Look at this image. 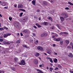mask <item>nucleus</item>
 <instances>
[{
    "instance_id": "obj_54",
    "label": "nucleus",
    "mask_w": 73,
    "mask_h": 73,
    "mask_svg": "<svg viewBox=\"0 0 73 73\" xmlns=\"http://www.w3.org/2000/svg\"><path fill=\"white\" fill-rule=\"evenodd\" d=\"M14 7H17V5H16V4H15L14 5Z\"/></svg>"
},
{
    "instance_id": "obj_44",
    "label": "nucleus",
    "mask_w": 73,
    "mask_h": 73,
    "mask_svg": "<svg viewBox=\"0 0 73 73\" xmlns=\"http://www.w3.org/2000/svg\"><path fill=\"white\" fill-rule=\"evenodd\" d=\"M50 3H54L53 1V0H51L50 1Z\"/></svg>"
},
{
    "instance_id": "obj_15",
    "label": "nucleus",
    "mask_w": 73,
    "mask_h": 73,
    "mask_svg": "<svg viewBox=\"0 0 73 73\" xmlns=\"http://www.w3.org/2000/svg\"><path fill=\"white\" fill-rule=\"evenodd\" d=\"M49 70L50 72H53V68L52 67H50L49 68Z\"/></svg>"
},
{
    "instance_id": "obj_42",
    "label": "nucleus",
    "mask_w": 73,
    "mask_h": 73,
    "mask_svg": "<svg viewBox=\"0 0 73 73\" xmlns=\"http://www.w3.org/2000/svg\"><path fill=\"white\" fill-rule=\"evenodd\" d=\"M64 34H66V35L68 34V33L66 32H64Z\"/></svg>"
},
{
    "instance_id": "obj_28",
    "label": "nucleus",
    "mask_w": 73,
    "mask_h": 73,
    "mask_svg": "<svg viewBox=\"0 0 73 73\" xmlns=\"http://www.w3.org/2000/svg\"><path fill=\"white\" fill-rule=\"evenodd\" d=\"M67 43V44H69V41L68 40H66L65 41Z\"/></svg>"
},
{
    "instance_id": "obj_56",
    "label": "nucleus",
    "mask_w": 73,
    "mask_h": 73,
    "mask_svg": "<svg viewBox=\"0 0 73 73\" xmlns=\"http://www.w3.org/2000/svg\"><path fill=\"white\" fill-rule=\"evenodd\" d=\"M22 11H23V12H25V10H24V9H22Z\"/></svg>"
},
{
    "instance_id": "obj_24",
    "label": "nucleus",
    "mask_w": 73,
    "mask_h": 73,
    "mask_svg": "<svg viewBox=\"0 0 73 73\" xmlns=\"http://www.w3.org/2000/svg\"><path fill=\"white\" fill-rule=\"evenodd\" d=\"M54 62H57V59L56 58L54 60Z\"/></svg>"
},
{
    "instance_id": "obj_34",
    "label": "nucleus",
    "mask_w": 73,
    "mask_h": 73,
    "mask_svg": "<svg viewBox=\"0 0 73 73\" xmlns=\"http://www.w3.org/2000/svg\"><path fill=\"white\" fill-rule=\"evenodd\" d=\"M67 48L68 49H71V48H72V47H70V46H68L67 47Z\"/></svg>"
},
{
    "instance_id": "obj_3",
    "label": "nucleus",
    "mask_w": 73,
    "mask_h": 73,
    "mask_svg": "<svg viewBox=\"0 0 73 73\" xmlns=\"http://www.w3.org/2000/svg\"><path fill=\"white\" fill-rule=\"evenodd\" d=\"M0 4H1V5H3V6H5V5H6V3H5V2H1V1H0Z\"/></svg>"
},
{
    "instance_id": "obj_12",
    "label": "nucleus",
    "mask_w": 73,
    "mask_h": 73,
    "mask_svg": "<svg viewBox=\"0 0 73 73\" xmlns=\"http://www.w3.org/2000/svg\"><path fill=\"white\" fill-rule=\"evenodd\" d=\"M35 55L36 57H38L40 56V54L39 53L36 52L35 53Z\"/></svg>"
},
{
    "instance_id": "obj_4",
    "label": "nucleus",
    "mask_w": 73,
    "mask_h": 73,
    "mask_svg": "<svg viewBox=\"0 0 73 73\" xmlns=\"http://www.w3.org/2000/svg\"><path fill=\"white\" fill-rule=\"evenodd\" d=\"M60 38H54L53 39V40L54 41H60Z\"/></svg>"
},
{
    "instance_id": "obj_18",
    "label": "nucleus",
    "mask_w": 73,
    "mask_h": 73,
    "mask_svg": "<svg viewBox=\"0 0 73 73\" xmlns=\"http://www.w3.org/2000/svg\"><path fill=\"white\" fill-rule=\"evenodd\" d=\"M32 3L33 4V5H35V3H36V1H32Z\"/></svg>"
},
{
    "instance_id": "obj_16",
    "label": "nucleus",
    "mask_w": 73,
    "mask_h": 73,
    "mask_svg": "<svg viewBox=\"0 0 73 73\" xmlns=\"http://www.w3.org/2000/svg\"><path fill=\"white\" fill-rule=\"evenodd\" d=\"M43 4H45V5H48V3H48L47 2L44 1H43Z\"/></svg>"
},
{
    "instance_id": "obj_13",
    "label": "nucleus",
    "mask_w": 73,
    "mask_h": 73,
    "mask_svg": "<svg viewBox=\"0 0 73 73\" xmlns=\"http://www.w3.org/2000/svg\"><path fill=\"white\" fill-rule=\"evenodd\" d=\"M23 32H24V33H28V30L27 29H25L23 31Z\"/></svg>"
},
{
    "instance_id": "obj_26",
    "label": "nucleus",
    "mask_w": 73,
    "mask_h": 73,
    "mask_svg": "<svg viewBox=\"0 0 73 73\" xmlns=\"http://www.w3.org/2000/svg\"><path fill=\"white\" fill-rule=\"evenodd\" d=\"M9 20H10V21H12V17H9Z\"/></svg>"
},
{
    "instance_id": "obj_37",
    "label": "nucleus",
    "mask_w": 73,
    "mask_h": 73,
    "mask_svg": "<svg viewBox=\"0 0 73 73\" xmlns=\"http://www.w3.org/2000/svg\"><path fill=\"white\" fill-rule=\"evenodd\" d=\"M57 27L58 28H59V29H61V28L60 27H59V25H56Z\"/></svg>"
},
{
    "instance_id": "obj_14",
    "label": "nucleus",
    "mask_w": 73,
    "mask_h": 73,
    "mask_svg": "<svg viewBox=\"0 0 73 73\" xmlns=\"http://www.w3.org/2000/svg\"><path fill=\"white\" fill-rule=\"evenodd\" d=\"M23 7V5H18V8H21Z\"/></svg>"
},
{
    "instance_id": "obj_53",
    "label": "nucleus",
    "mask_w": 73,
    "mask_h": 73,
    "mask_svg": "<svg viewBox=\"0 0 73 73\" xmlns=\"http://www.w3.org/2000/svg\"><path fill=\"white\" fill-rule=\"evenodd\" d=\"M41 65H42V66L43 67L44 66V65L43 64H42Z\"/></svg>"
},
{
    "instance_id": "obj_27",
    "label": "nucleus",
    "mask_w": 73,
    "mask_h": 73,
    "mask_svg": "<svg viewBox=\"0 0 73 73\" xmlns=\"http://www.w3.org/2000/svg\"><path fill=\"white\" fill-rule=\"evenodd\" d=\"M30 42H33V40L32 39H31L30 40Z\"/></svg>"
},
{
    "instance_id": "obj_45",
    "label": "nucleus",
    "mask_w": 73,
    "mask_h": 73,
    "mask_svg": "<svg viewBox=\"0 0 73 73\" xmlns=\"http://www.w3.org/2000/svg\"><path fill=\"white\" fill-rule=\"evenodd\" d=\"M23 46L24 47H25V48H27V46L23 45Z\"/></svg>"
},
{
    "instance_id": "obj_11",
    "label": "nucleus",
    "mask_w": 73,
    "mask_h": 73,
    "mask_svg": "<svg viewBox=\"0 0 73 73\" xmlns=\"http://www.w3.org/2000/svg\"><path fill=\"white\" fill-rule=\"evenodd\" d=\"M68 56L70 57H73V54L72 53H70L68 55Z\"/></svg>"
},
{
    "instance_id": "obj_7",
    "label": "nucleus",
    "mask_w": 73,
    "mask_h": 73,
    "mask_svg": "<svg viewBox=\"0 0 73 73\" xmlns=\"http://www.w3.org/2000/svg\"><path fill=\"white\" fill-rule=\"evenodd\" d=\"M37 49L38 50H42L43 48L41 46H39L37 47Z\"/></svg>"
},
{
    "instance_id": "obj_5",
    "label": "nucleus",
    "mask_w": 73,
    "mask_h": 73,
    "mask_svg": "<svg viewBox=\"0 0 73 73\" xmlns=\"http://www.w3.org/2000/svg\"><path fill=\"white\" fill-rule=\"evenodd\" d=\"M36 71L37 72H38V73H44L43 72H42L41 70L40 69H36Z\"/></svg>"
},
{
    "instance_id": "obj_33",
    "label": "nucleus",
    "mask_w": 73,
    "mask_h": 73,
    "mask_svg": "<svg viewBox=\"0 0 73 73\" xmlns=\"http://www.w3.org/2000/svg\"><path fill=\"white\" fill-rule=\"evenodd\" d=\"M61 45H62L63 44V41L62 40H61L60 42Z\"/></svg>"
},
{
    "instance_id": "obj_6",
    "label": "nucleus",
    "mask_w": 73,
    "mask_h": 73,
    "mask_svg": "<svg viewBox=\"0 0 73 73\" xmlns=\"http://www.w3.org/2000/svg\"><path fill=\"white\" fill-rule=\"evenodd\" d=\"M42 25H45V26L46 25H48V23L47 22H44L43 23H42Z\"/></svg>"
},
{
    "instance_id": "obj_63",
    "label": "nucleus",
    "mask_w": 73,
    "mask_h": 73,
    "mask_svg": "<svg viewBox=\"0 0 73 73\" xmlns=\"http://www.w3.org/2000/svg\"><path fill=\"white\" fill-rule=\"evenodd\" d=\"M53 46H56V45L55 44H53Z\"/></svg>"
},
{
    "instance_id": "obj_30",
    "label": "nucleus",
    "mask_w": 73,
    "mask_h": 73,
    "mask_svg": "<svg viewBox=\"0 0 73 73\" xmlns=\"http://www.w3.org/2000/svg\"><path fill=\"white\" fill-rule=\"evenodd\" d=\"M14 60L15 61H17V60H18V59L16 58H14Z\"/></svg>"
},
{
    "instance_id": "obj_29",
    "label": "nucleus",
    "mask_w": 73,
    "mask_h": 73,
    "mask_svg": "<svg viewBox=\"0 0 73 73\" xmlns=\"http://www.w3.org/2000/svg\"><path fill=\"white\" fill-rule=\"evenodd\" d=\"M47 19L48 20H52V18L50 17H47Z\"/></svg>"
},
{
    "instance_id": "obj_21",
    "label": "nucleus",
    "mask_w": 73,
    "mask_h": 73,
    "mask_svg": "<svg viewBox=\"0 0 73 73\" xmlns=\"http://www.w3.org/2000/svg\"><path fill=\"white\" fill-rule=\"evenodd\" d=\"M44 33H43L40 35V37H44Z\"/></svg>"
},
{
    "instance_id": "obj_1",
    "label": "nucleus",
    "mask_w": 73,
    "mask_h": 73,
    "mask_svg": "<svg viewBox=\"0 0 73 73\" xmlns=\"http://www.w3.org/2000/svg\"><path fill=\"white\" fill-rule=\"evenodd\" d=\"M62 16H63V17L64 18H66V17H68V15H67V14L65 13H62L61 14Z\"/></svg>"
},
{
    "instance_id": "obj_10",
    "label": "nucleus",
    "mask_w": 73,
    "mask_h": 73,
    "mask_svg": "<svg viewBox=\"0 0 73 73\" xmlns=\"http://www.w3.org/2000/svg\"><path fill=\"white\" fill-rule=\"evenodd\" d=\"M19 21L21 22H24L26 21L25 20V19H19Z\"/></svg>"
},
{
    "instance_id": "obj_50",
    "label": "nucleus",
    "mask_w": 73,
    "mask_h": 73,
    "mask_svg": "<svg viewBox=\"0 0 73 73\" xmlns=\"http://www.w3.org/2000/svg\"><path fill=\"white\" fill-rule=\"evenodd\" d=\"M64 32H61L60 33V35H62V34H64Z\"/></svg>"
},
{
    "instance_id": "obj_59",
    "label": "nucleus",
    "mask_w": 73,
    "mask_h": 73,
    "mask_svg": "<svg viewBox=\"0 0 73 73\" xmlns=\"http://www.w3.org/2000/svg\"><path fill=\"white\" fill-rule=\"evenodd\" d=\"M21 36H23V33H21Z\"/></svg>"
},
{
    "instance_id": "obj_61",
    "label": "nucleus",
    "mask_w": 73,
    "mask_h": 73,
    "mask_svg": "<svg viewBox=\"0 0 73 73\" xmlns=\"http://www.w3.org/2000/svg\"><path fill=\"white\" fill-rule=\"evenodd\" d=\"M17 36H20V34H19V33H18L17 34Z\"/></svg>"
},
{
    "instance_id": "obj_36",
    "label": "nucleus",
    "mask_w": 73,
    "mask_h": 73,
    "mask_svg": "<svg viewBox=\"0 0 73 73\" xmlns=\"http://www.w3.org/2000/svg\"><path fill=\"white\" fill-rule=\"evenodd\" d=\"M65 9H66L67 10H69V8L68 7H67L65 8Z\"/></svg>"
},
{
    "instance_id": "obj_2",
    "label": "nucleus",
    "mask_w": 73,
    "mask_h": 73,
    "mask_svg": "<svg viewBox=\"0 0 73 73\" xmlns=\"http://www.w3.org/2000/svg\"><path fill=\"white\" fill-rule=\"evenodd\" d=\"M19 65H25V61L24 60H22L21 63H19Z\"/></svg>"
},
{
    "instance_id": "obj_49",
    "label": "nucleus",
    "mask_w": 73,
    "mask_h": 73,
    "mask_svg": "<svg viewBox=\"0 0 73 73\" xmlns=\"http://www.w3.org/2000/svg\"><path fill=\"white\" fill-rule=\"evenodd\" d=\"M7 34L8 35V36H11V33H9Z\"/></svg>"
},
{
    "instance_id": "obj_43",
    "label": "nucleus",
    "mask_w": 73,
    "mask_h": 73,
    "mask_svg": "<svg viewBox=\"0 0 73 73\" xmlns=\"http://www.w3.org/2000/svg\"><path fill=\"white\" fill-rule=\"evenodd\" d=\"M58 69V67H56L54 69V70H57Z\"/></svg>"
},
{
    "instance_id": "obj_20",
    "label": "nucleus",
    "mask_w": 73,
    "mask_h": 73,
    "mask_svg": "<svg viewBox=\"0 0 73 73\" xmlns=\"http://www.w3.org/2000/svg\"><path fill=\"white\" fill-rule=\"evenodd\" d=\"M44 33V37H46L48 36V34L46 33Z\"/></svg>"
},
{
    "instance_id": "obj_31",
    "label": "nucleus",
    "mask_w": 73,
    "mask_h": 73,
    "mask_svg": "<svg viewBox=\"0 0 73 73\" xmlns=\"http://www.w3.org/2000/svg\"><path fill=\"white\" fill-rule=\"evenodd\" d=\"M17 42L19 44V43H20V40H19L17 41Z\"/></svg>"
},
{
    "instance_id": "obj_25",
    "label": "nucleus",
    "mask_w": 73,
    "mask_h": 73,
    "mask_svg": "<svg viewBox=\"0 0 73 73\" xmlns=\"http://www.w3.org/2000/svg\"><path fill=\"white\" fill-rule=\"evenodd\" d=\"M46 52L47 53L49 54H51V52L49 51H47Z\"/></svg>"
},
{
    "instance_id": "obj_23",
    "label": "nucleus",
    "mask_w": 73,
    "mask_h": 73,
    "mask_svg": "<svg viewBox=\"0 0 73 73\" xmlns=\"http://www.w3.org/2000/svg\"><path fill=\"white\" fill-rule=\"evenodd\" d=\"M49 60L52 63H53V60H52V59H51V58H50Z\"/></svg>"
},
{
    "instance_id": "obj_19",
    "label": "nucleus",
    "mask_w": 73,
    "mask_h": 73,
    "mask_svg": "<svg viewBox=\"0 0 73 73\" xmlns=\"http://www.w3.org/2000/svg\"><path fill=\"white\" fill-rule=\"evenodd\" d=\"M68 3L69 4H70V5H73V3L70 2H68Z\"/></svg>"
},
{
    "instance_id": "obj_62",
    "label": "nucleus",
    "mask_w": 73,
    "mask_h": 73,
    "mask_svg": "<svg viewBox=\"0 0 73 73\" xmlns=\"http://www.w3.org/2000/svg\"><path fill=\"white\" fill-rule=\"evenodd\" d=\"M38 19H39V20H41V17H39L38 18Z\"/></svg>"
},
{
    "instance_id": "obj_51",
    "label": "nucleus",
    "mask_w": 73,
    "mask_h": 73,
    "mask_svg": "<svg viewBox=\"0 0 73 73\" xmlns=\"http://www.w3.org/2000/svg\"><path fill=\"white\" fill-rule=\"evenodd\" d=\"M0 30H1V31H3V29L2 28H0Z\"/></svg>"
},
{
    "instance_id": "obj_46",
    "label": "nucleus",
    "mask_w": 73,
    "mask_h": 73,
    "mask_svg": "<svg viewBox=\"0 0 73 73\" xmlns=\"http://www.w3.org/2000/svg\"><path fill=\"white\" fill-rule=\"evenodd\" d=\"M70 44L71 45H72V46H73V44H72V42H70Z\"/></svg>"
},
{
    "instance_id": "obj_58",
    "label": "nucleus",
    "mask_w": 73,
    "mask_h": 73,
    "mask_svg": "<svg viewBox=\"0 0 73 73\" xmlns=\"http://www.w3.org/2000/svg\"><path fill=\"white\" fill-rule=\"evenodd\" d=\"M70 73H73V71H70Z\"/></svg>"
},
{
    "instance_id": "obj_17",
    "label": "nucleus",
    "mask_w": 73,
    "mask_h": 73,
    "mask_svg": "<svg viewBox=\"0 0 73 73\" xmlns=\"http://www.w3.org/2000/svg\"><path fill=\"white\" fill-rule=\"evenodd\" d=\"M60 19L61 21H64V20H65L64 18L62 17H60Z\"/></svg>"
},
{
    "instance_id": "obj_60",
    "label": "nucleus",
    "mask_w": 73,
    "mask_h": 73,
    "mask_svg": "<svg viewBox=\"0 0 73 73\" xmlns=\"http://www.w3.org/2000/svg\"><path fill=\"white\" fill-rule=\"evenodd\" d=\"M46 58V59H49V60L50 58L49 57H47Z\"/></svg>"
},
{
    "instance_id": "obj_57",
    "label": "nucleus",
    "mask_w": 73,
    "mask_h": 73,
    "mask_svg": "<svg viewBox=\"0 0 73 73\" xmlns=\"http://www.w3.org/2000/svg\"><path fill=\"white\" fill-rule=\"evenodd\" d=\"M39 67H40V68H42V65L41 64H40L39 65Z\"/></svg>"
},
{
    "instance_id": "obj_40",
    "label": "nucleus",
    "mask_w": 73,
    "mask_h": 73,
    "mask_svg": "<svg viewBox=\"0 0 73 73\" xmlns=\"http://www.w3.org/2000/svg\"><path fill=\"white\" fill-rule=\"evenodd\" d=\"M3 39L1 38L0 39V41H1V42H3Z\"/></svg>"
},
{
    "instance_id": "obj_47",
    "label": "nucleus",
    "mask_w": 73,
    "mask_h": 73,
    "mask_svg": "<svg viewBox=\"0 0 73 73\" xmlns=\"http://www.w3.org/2000/svg\"><path fill=\"white\" fill-rule=\"evenodd\" d=\"M24 57H27V55L26 54L24 55Z\"/></svg>"
},
{
    "instance_id": "obj_35",
    "label": "nucleus",
    "mask_w": 73,
    "mask_h": 73,
    "mask_svg": "<svg viewBox=\"0 0 73 73\" xmlns=\"http://www.w3.org/2000/svg\"><path fill=\"white\" fill-rule=\"evenodd\" d=\"M51 29H54V27H52L50 28Z\"/></svg>"
},
{
    "instance_id": "obj_38",
    "label": "nucleus",
    "mask_w": 73,
    "mask_h": 73,
    "mask_svg": "<svg viewBox=\"0 0 73 73\" xmlns=\"http://www.w3.org/2000/svg\"><path fill=\"white\" fill-rule=\"evenodd\" d=\"M23 13H20V17H21V16H22V15H23Z\"/></svg>"
},
{
    "instance_id": "obj_22",
    "label": "nucleus",
    "mask_w": 73,
    "mask_h": 73,
    "mask_svg": "<svg viewBox=\"0 0 73 73\" xmlns=\"http://www.w3.org/2000/svg\"><path fill=\"white\" fill-rule=\"evenodd\" d=\"M4 38H5L6 37H7V36H8V35L7 34H5L4 35Z\"/></svg>"
},
{
    "instance_id": "obj_64",
    "label": "nucleus",
    "mask_w": 73,
    "mask_h": 73,
    "mask_svg": "<svg viewBox=\"0 0 73 73\" xmlns=\"http://www.w3.org/2000/svg\"><path fill=\"white\" fill-rule=\"evenodd\" d=\"M46 69H49V67H48V66H47V67H46Z\"/></svg>"
},
{
    "instance_id": "obj_32",
    "label": "nucleus",
    "mask_w": 73,
    "mask_h": 73,
    "mask_svg": "<svg viewBox=\"0 0 73 73\" xmlns=\"http://www.w3.org/2000/svg\"><path fill=\"white\" fill-rule=\"evenodd\" d=\"M17 52L18 53H20V52H21V50L19 49V50H17Z\"/></svg>"
},
{
    "instance_id": "obj_55",
    "label": "nucleus",
    "mask_w": 73,
    "mask_h": 73,
    "mask_svg": "<svg viewBox=\"0 0 73 73\" xmlns=\"http://www.w3.org/2000/svg\"><path fill=\"white\" fill-rule=\"evenodd\" d=\"M34 28H35V29H37V27H36V26H35L33 27Z\"/></svg>"
},
{
    "instance_id": "obj_52",
    "label": "nucleus",
    "mask_w": 73,
    "mask_h": 73,
    "mask_svg": "<svg viewBox=\"0 0 73 73\" xmlns=\"http://www.w3.org/2000/svg\"><path fill=\"white\" fill-rule=\"evenodd\" d=\"M37 12H40V10H37Z\"/></svg>"
},
{
    "instance_id": "obj_41",
    "label": "nucleus",
    "mask_w": 73,
    "mask_h": 73,
    "mask_svg": "<svg viewBox=\"0 0 73 73\" xmlns=\"http://www.w3.org/2000/svg\"><path fill=\"white\" fill-rule=\"evenodd\" d=\"M58 67H59L60 68H61V66L60 64L58 65Z\"/></svg>"
},
{
    "instance_id": "obj_39",
    "label": "nucleus",
    "mask_w": 73,
    "mask_h": 73,
    "mask_svg": "<svg viewBox=\"0 0 73 73\" xmlns=\"http://www.w3.org/2000/svg\"><path fill=\"white\" fill-rule=\"evenodd\" d=\"M35 43L36 44H37V43H38V40H37L35 42Z\"/></svg>"
},
{
    "instance_id": "obj_48",
    "label": "nucleus",
    "mask_w": 73,
    "mask_h": 73,
    "mask_svg": "<svg viewBox=\"0 0 73 73\" xmlns=\"http://www.w3.org/2000/svg\"><path fill=\"white\" fill-rule=\"evenodd\" d=\"M38 27H39V28H41V25H38Z\"/></svg>"
},
{
    "instance_id": "obj_8",
    "label": "nucleus",
    "mask_w": 73,
    "mask_h": 73,
    "mask_svg": "<svg viewBox=\"0 0 73 73\" xmlns=\"http://www.w3.org/2000/svg\"><path fill=\"white\" fill-rule=\"evenodd\" d=\"M38 60H37L35 59L34 60V64H36V65H37V64H38Z\"/></svg>"
},
{
    "instance_id": "obj_9",
    "label": "nucleus",
    "mask_w": 73,
    "mask_h": 73,
    "mask_svg": "<svg viewBox=\"0 0 73 73\" xmlns=\"http://www.w3.org/2000/svg\"><path fill=\"white\" fill-rule=\"evenodd\" d=\"M3 43H4V44H8L9 45V44H10V43L6 41V40H4Z\"/></svg>"
}]
</instances>
